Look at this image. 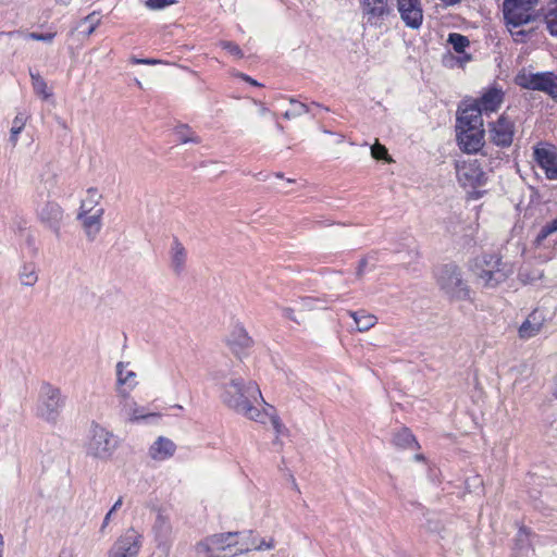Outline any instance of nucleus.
Returning a JSON list of instances; mask_svg holds the SVG:
<instances>
[{"instance_id": "nucleus-38", "label": "nucleus", "mask_w": 557, "mask_h": 557, "mask_svg": "<svg viewBox=\"0 0 557 557\" xmlns=\"http://www.w3.org/2000/svg\"><path fill=\"white\" fill-rule=\"evenodd\" d=\"M414 442V436L407 429L401 430L394 436L395 445L400 447H410Z\"/></svg>"}, {"instance_id": "nucleus-37", "label": "nucleus", "mask_w": 557, "mask_h": 557, "mask_svg": "<svg viewBox=\"0 0 557 557\" xmlns=\"http://www.w3.org/2000/svg\"><path fill=\"white\" fill-rule=\"evenodd\" d=\"M125 410L131 421L147 419L150 416H154L153 413H146L144 408H138L135 403H133L132 405L126 403Z\"/></svg>"}, {"instance_id": "nucleus-31", "label": "nucleus", "mask_w": 557, "mask_h": 557, "mask_svg": "<svg viewBox=\"0 0 557 557\" xmlns=\"http://www.w3.org/2000/svg\"><path fill=\"white\" fill-rule=\"evenodd\" d=\"M28 120V116L24 113H17L13 120L12 127L10 129V143L13 146H16L18 140V135L25 127V124Z\"/></svg>"}, {"instance_id": "nucleus-60", "label": "nucleus", "mask_w": 557, "mask_h": 557, "mask_svg": "<svg viewBox=\"0 0 557 557\" xmlns=\"http://www.w3.org/2000/svg\"><path fill=\"white\" fill-rule=\"evenodd\" d=\"M312 106H314V107H317V108H321V109H323V110H325V111H329V108L323 107V106H321L320 103L312 102Z\"/></svg>"}, {"instance_id": "nucleus-57", "label": "nucleus", "mask_w": 557, "mask_h": 557, "mask_svg": "<svg viewBox=\"0 0 557 557\" xmlns=\"http://www.w3.org/2000/svg\"><path fill=\"white\" fill-rule=\"evenodd\" d=\"M366 263H367V261H366L364 259L360 261L359 270H358V275H360V274H361L362 269H363V267L366 265Z\"/></svg>"}, {"instance_id": "nucleus-39", "label": "nucleus", "mask_w": 557, "mask_h": 557, "mask_svg": "<svg viewBox=\"0 0 557 557\" xmlns=\"http://www.w3.org/2000/svg\"><path fill=\"white\" fill-rule=\"evenodd\" d=\"M506 24H507L508 30L510 32L515 41H517V42L525 41L530 32H527V30L520 28L523 24L513 25L512 23H509L508 21H506Z\"/></svg>"}, {"instance_id": "nucleus-52", "label": "nucleus", "mask_w": 557, "mask_h": 557, "mask_svg": "<svg viewBox=\"0 0 557 557\" xmlns=\"http://www.w3.org/2000/svg\"><path fill=\"white\" fill-rule=\"evenodd\" d=\"M122 504H123V498L119 497V499L114 503V505L110 509L111 512H115L116 510H119L121 508Z\"/></svg>"}, {"instance_id": "nucleus-35", "label": "nucleus", "mask_w": 557, "mask_h": 557, "mask_svg": "<svg viewBox=\"0 0 557 557\" xmlns=\"http://www.w3.org/2000/svg\"><path fill=\"white\" fill-rule=\"evenodd\" d=\"M448 42L453 46L457 53L465 52V49L470 45V41L466 36L457 33L449 34Z\"/></svg>"}, {"instance_id": "nucleus-48", "label": "nucleus", "mask_w": 557, "mask_h": 557, "mask_svg": "<svg viewBox=\"0 0 557 557\" xmlns=\"http://www.w3.org/2000/svg\"><path fill=\"white\" fill-rule=\"evenodd\" d=\"M408 258H405L399 252L398 261H400L403 264H410L414 259L418 258V251L416 249H412L406 253Z\"/></svg>"}, {"instance_id": "nucleus-41", "label": "nucleus", "mask_w": 557, "mask_h": 557, "mask_svg": "<svg viewBox=\"0 0 557 557\" xmlns=\"http://www.w3.org/2000/svg\"><path fill=\"white\" fill-rule=\"evenodd\" d=\"M176 3V0H146L145 4L149 10H162Z\"/></svg>"}, {"instance_id": "nucleus-50", "label": "nucleus", "mask_w": 557, "mask_h": 557, "mask_svg": "<svg viewBox=\"0 0 557 557\" xmlns=\"http://www.w3.org/2000/svg\"><path fill=\"white\" fill-rule=\"evenodd\" d=\"M294 310L292 308H284L283 315L298 323V320L294 317Z\"/></svg>"}, {"instance_id": "nucleus-4", "label": "nucleus", "mask_w": 557, "mask_h": 557, "mask_svg": "<svg viewBox=\"0 0 557 557\" xmlns=\"http://www.w3.org/2000/svg\"><path fill=\"white\" fill-rule=\"evenodd\" d=\"M89 434L86 454L96 459L109 460L119 445L114 434L99 424H92Z\"/></svg>"}, {"instance_id": "nucleus-3", "label": "nucleus", "mask_w": 557, "mask_h": 557, "mask_svg": "<svg viewBox=\"0 0 557 557\" xmlns=\"http://www.w3.org/2000/svg\"><path fill=\"white\" fill-rule=\"evenodd\" d=\"M64 407V399L59 387L44 382L40 385L35 407V416L50 424H55Z\"/></svg>"}, {"instance_id": "nucleus-29", "label": "nucleus", "mask_w": 557, "mask_h": 557, "mask_svg": "<svg viewBox=\"0 0 557 557\" xmlns=\"http://www.w3.org/2000/svg\"><path fill=\"white\" fill-rule=\"evenodd\" d=\"M544 17L550 35L557 36V0H552L547 4Z\"/></svg>"}, {"instance_id": "nucleus-61", "label": "nucleus", "mask_w": 557, "mask_h": 557, "mask_svg": "<svg viewBox=\"0 0 557 557\" xmlns=\"http://www.w3.org/2000/svg\"><path fill=\"white\" fill-rule=\"evenodd\" d=\"M59 4L66 5L70 0H55Z\"/></svg>"}, {"instance_id": "nucleus-44", "label": "nucleus", "mask_w": 557, "mask_h": 557, "mask_svg": "<svg viewBox=\"0 0 557 557\" xmlns=\"http://www.w3.org/2000/svg\"><path fill=\"white\" fill-rule=\"evenodd\" d=\"M542 276H543V272L539 271V270L533 271L532 274H529L525 270H522L519 273L520 281L525 283V284L527 283H532L534 281H537V280L542 278Z\"/></svg>"}, {"instance_id": "nucleus-34", "label": "nucleus", "mask_w": 557, "mask_h": 557, "mask_svg": "<svg viewBox=\"0 0 557 557\" xmlns=\"http://www.w3.org/2000/svg\"><path fill=\"white\" fill-rule=\"evenodd\" d=\"M557 232V218L545 224L534 239V245L540 247L542 243L552 234Z\"/></svg>"}, {"instance_id": "nucleus-21", "label": "nucleus", "mask_w": 557, "mask_h": 557, "mask_svg": "<svg viewBox=\"0 0 557 557\" xmlns=\"http://www.w3.org/2000/svg\"><path fill=\"white\" fill-rule=\"evenodd\" d=\"M227 343L231 349L239 355L253 345V339L242 324H236L228 336Z\"/></svg>"}, {"instance_id": "nucleus-49", "label": "nucleus", "mask_w": 557, "mask_h": 557, "mask_svg": "<svg viewBox=\"0 0 557 557\" xmlns=\"http://www.w3.org/2000/svg\"><path fill=\"white\" fill-rule=\"evenodd\" d=\"M112 515H113V512H111V510H109L108 513L104 516L103 522L100 528V532H104L106 528L108 527V524L111 521Z\"/></svg>"}, {"instance_id": "nucleus-16", "label": "nucleus", "mask_w": 557, "mask_h": 557, "mask_svg": "<svg viewBox=\"0 0 557 557\" xmlns=\"http://www.w3.org/2000/svg\"><path fill=\"white\" fill-rule=\"evenodd\" d=\"M490 139L497 146L508 147L513 138V123L506 116L499 119L490 125Z\"/></svg>"}, {"instance_id": "nucleus-5", "label": "nucleus", "mask_w": 557, "mask_h": 557, "mask_svg": "<svg viewBox=\"0 0 557 557\" xmlns=\"http://www.w3.org/2000/svg\"><path fill=\"white\" fill-rule=\"evenodd\" d=\"M436 277L441 289L451 299L460 300L469 297L470 290L456 265L445 264L441 267Z\"/></svg>"}, {"instance_id": "nucleus-51", "label": "nucleus", "mask_w": 557, "mask_h": 557, "mask_svg": "<svg viewBox=\"0 0 557 557\" xmlns=\"http://www.w3.org/2000/svg\"><path fill=\"white\" fill-rule=\"evenodd\" d=\"M244 81L248 82L249 84L253 85V86H260V84L255 81L253 78H251L250 76L246 75V74H240L239 75Z\"/></svg>"}, {"instance_id": "nucleus-20", "label": "nucleus", "mask_w": 557, "mask_h": 557, "mask_svg": "<svg viewBox=\"0 0 557 557\" xmlns=\"http://www.w3.org/2000/svg\"><path fill=\"white\" fill-rule=\"evenodd\" d=\"M482 112L473 102L461 109L457 116V128L483 127Z\"/></svg>"}, {"instance_id": "nucleus-14", "label": "nucleus", "mask_w": 557, "mask_h": 557, "mask_svg": "<svg viewBox=\"0 0 557 557\" xmlns=\"http://www.w3.org/2000/svg\"><path fill=\"white\" fill-rule=\"evenodd\" d=\"M367 23L380 26L383 18L392 13L391 0H360Z\"/></svg>"}, {"instance_id": "nucleus-10", "label": "nucleus", "mask_w": 557, "mask_h": 557, "mask_svg": "<svg viewBox=\"0 0 557 557\" xmlns=\"http://www.w3.org/2000/svg\"><path fill=\"white\" fill-rule=\"evenodd\" d=\"M458 182L463 187L475 188L486 182V174L476 160L459 161L456 164Z\"/></svg>"}, {"instance_id": "nucleus-27", "label": "nucleus", "mask_w": 557, "mask_h": 557, "mask_svg": "<svg viewBox=\"0 0 557 557\" xmlns=\"http://www.w3.org/2000/svg\"><path fill=\"white\" fill-rule=\"evenodd\" d=\"M349 315L354 319L359 332L369 331L377 322V318L374 314L368 313L364 310L350 311Z\"/></svg>"}, {"instance_id": "nucleus-13", "label": "nucleus", "mask_w": 557, "mask_h": 557, "mask_svg": "<svg viewBox=\"0 0 557 557\" xmlns=\"http://www.w3.org/2000/svg\"><path fill=\"white\" fill-rule=\"evenodd\" d=\"M79 207L77 220L81 221L82 227L88 240L96 239L102 227V216L104 213L103 208H97L95 211H86V206Z\"/></svg>"}, {"instance_id": "nucleus-54", "label": "nucleus", "mask_w": 557, "mask_h": 557, "mask_svg": "<svg viewBox=\"0 0 557 557\" xmlns=\"http://www.w3.org/2000/svg\"><path fill=\"white\" fill-rule=\"evenodd\" d=\"M160 61L156 59H144L143 64H157Z\"/></svg>"}, {"instance_id": "nucleus-15", "label": "nucleus", "mask_w": 557, "mask_h": 557, "mask_svg": "<svg viewBox=\"0 0 557 557\" xmlns=\"http://www.w3.org/2000/svg\"><path fill=\"white\" fill-rule=\"evenodd\" d=\"M457 140L461 150L475 153L483 147L484 129L483 127L457 128Z\"/></svg>"}, {"instance_id": "nucleus-11", "label": "nucleus", "mask_w": 557, "mask_h": 557, "mask_svg": "<svg viewBox=\"0 0 557 557\" xmlns=\"http://www.w3.org/2000/svg\"><path fill=\"white\" fill-rule=\"evenodd\" d=\"M537 0H505V20L513 25L527 24L531 20L530 10Z\"/></svg>"}, {"instance_id": "nucleus-2", "label": "nucleus", "mask_w": 557, "mask_h": 557, "mask_svg": "<svg viewBox=\"0 0 557 557\" xmlns=\"http://www.w3.org/2000/svg\"><path fill=\"white\" fill-rule=\"evenodd\" d=\"M470 269L476 283L486 288H495L513 273L511 264L504 262L496 255L488 253L474 258Z\"/></svg>"}, {"instance_id": "nucleus-19", "label": "nucleus", "mask_w": 557, "mask_h": 557, "mask_svg": "<svg viewBox=\"0 0 557 557\" xmlns=\"http://www.w3.org/2000/svg\"><path fill=\"white\" fill-rule=\"evenodd\" d=\"M534 159L548 180H557V154L546 148H536Z\"/></svg>"}, {"instance_id": "nucleus-17", "label": "nucleus", "mask_w": 557, "mask_h": 557, "mask_svg": "<svg viewBox=\"0 0 557 557\" xmlns=\"http://www.w3.org/2000/svg\"><path fill=\"white\" fill-rule=\"evenodd\" d=\"M397 7L401 20L408 27L419 28L423 21V12L420 0H397Z\"/></svg>"}, {"instance_id": "nucleus-55", "label": "nucleus", "mask_w": 557, "mask_h": 557, "mask_svg": "<svg viewBox=\"0 0 557 557\" xmlns=\"http://www.w3.org/2000/svg\"><path fill=\"white\" fill-rule=\"evenodd\" d=\"M553 395L557 398V375L554 379Z\"/></svg>"}, {"instance_id": "nucleus-40", "label": "nucleus", "mask_w": 557, "mask_h": 557, "mask_svg": "<svg viewBox=\"0 0 557 557\" xmlns=\"http://www.w3.org/2000/svg\"><path fill=\"white\" fill-rule=\"evenodd\" d=\"M100 198L101 196L98 194L97 189L89 188L87 190V198L82 201L81 206L87 203L86 211L92 212L96 210L95 207L99 203Z\"/></svg>"}, {"instance_id": "nucleus-9", "label": "nucleus", "mask_w": 557, "mask_h": 557, "mask_svg": "<svg viewBox=\"0 0 557 557\" xmlns=\"http://www.w3.org/2000/svg\"><path fill=\"white\" fill-rule=\"evenodd\" d=\"M230 534H213L200 541L196 546L198 557H232L230 554Z\"/></svg>"}, {"instance_id": "nucleus-58", "label": "nucleus", "mask_w": 557, "mask_h": 557, "mask_svg": "<svg viewBox=\"0 0 557 557\" xmlns=\"http://www.w3.org/2000/svg\"><path fill=\"white\" fill-rule=\"evenodd\" d=\"M3 546H4L3 537H2V535L0 534V557H2Z\"/></svg>"}, {"instance_id": "nucleus-53", "label": "nucleus", "mask_w": 557, "mask_h": 557, "mask_svg": "<svg viewBox=\"0 0 557 557\" xmlns=\"http://www.w3.org/2000/svg\"><path fill=\"white\" fill-rule=\"evenodd\" d=\"M58 557H73V555L70 550L62 549Z\"/></svg>"}, {"instance_id": "nucleus-56", "label": "nucleus", "mask_w": 557, "mask_h": 557, "mask_svg": "<svg viewBox=\"0 0 557 557\" xmlns=\"http://www.w3.org/2000/svg\"><path fill=\"white\" fill-rule=\"evenodd\" d=\"M259 113L261 115H265L267 113H269V109L264 106H261L260 109H259Z\"/></svg>"}, {"instance_id": "nucleus-47", "label": "nucleus", "mask_w": 557, "mask_h": 557, "mask_svg": "<svg viewBox=\"0 0 557 557\" xmlns=\"http://www.w3.org/2000/svg\"><path fill=\"white\" fill-rule=\"evenodd\" d=\"M268 419L271 420V423H272L273 428L275 429L276 433L280 434L282 432V430L284 429V425L280 421L278 417L276 414L268 411L267 420Z\"/></svg>"}, {"instance_id": "nucleus-28", "label": "nucleus", "mask_w": 557, "mask_h": 557, "mask_svg": "<svg viewBox=\"0 0 557 557\" xmlns=\"http://www.w3.org/2000/svg\"><path fill=\"white\" fill-rule=\"evenodd\" d=\"M21 284L27 287L34 286L38 281V271L35 263H24L18 273Z\"/></svg>"}, {"instance_id": "nucleus-22", "label": "nucleus", "mask_w": 557, "mask_h": 557, "mask_svg": "<svg viewBox=\"0 0 557 557\" xmlns=\"http://www.w3.org/2000/svg\"><path fill=\"white\" fill-rule=\"evenodd\" d=\"M503 91L497 88H490L482 97L474 101L482 113H491L498 110L503 102Z\"/></svg>"}, {"instance_id": "nucleus-24", "label": "nucleus", "mask_w": 557, "mask_h": 557, "mask_svg": "<svg viewBox=\"0 0 557 557\" xmlns=\"http://www.w3.org/2000/svg\"><path fill=\"white\" fill-rule=\"evenodd\" d=\"M186 260L187 251L185 247L177 238H174L170 250V261L171 269L176 275H181L184 272Z\"/></svg>"}, {"instance_id": "nucleus-43", "label": "nucleus", "mask_w": 557, "mask_h": 557, "mask_svg": "<svg viewBox=\"0 0 557 557\" xmlns=\"http://www.w3.org/2000/svg\"><path fill=\"white\" fill-rule=\"evenodd\" d=\"M371 154L376 160H387L388 157L387 149L379 143L371 147Z\"/></svg>"}, {"instance_id": "nucleus-18", "label": "nucleus", "mask_w": 557, "mask_h": 557, "mask_svg": "<svg viewBox=\"0 0 557 557\" xmlns=\"http://www.w3.org/2000/svg\"><path fill=\"white\" fill-rule=\"evenodd\" d=\"M545 315L542 311L533 310L518 330L519 337L521 339H530L536 336L545 324Z\"/></svg>"}, {"instance_id": "nucleus-32", "label": "nucleus", "mask_w": 557, "mask_h": 557, "mask_svg": "<svg viewBox=\"0 0 557 557\" xmlns=\"http://www.w3.org/2000/svg\"><path fill=\"white\" fill-rule=\"evenodd\" d=\"M289 103L292 108L283 114V117L286 120L296 119L309 112V106L299 102L294 98L289 99Z\"/></svg>"}, {"instance_id": "nucleus-45", "label": "nucleus", "mask_w": 557, "mask_h": 557, "mask_svg": "<svg viewBox=\"0 0 557 557\" xmlns=\"http://www.w3.org/2000/svg\"><path fill=\"white\" fill-rule=\"evenodd\" d=\"M83 23L84 24H89V27L87 29V35L89 36V35H91L95 32L96 26L99 23V18H97L96 13H91V14L87 15L83 20Z\"/></svg>"}, {"instance_id": "nucleus-63", "label": "nucleus", "mask_w": 557, "mask_h": 557, "mask_svg": "<svg viewBox=\"0 0 557 557\" xmlns=\"http://www.w3.org/2000/svg\"><path fill=\"white\" fill-rule=\"evenodd\" d=\"M276 176L280 177V178L283 177V175L281 173H277Z\"/></svg>"}, {"instance_id": "nucleus-46", "label": "nucleus", "mask_w": 557, "mask_h": 557, "mask_svg": "<svg viewBox=\"0 0 557 557\" xmlns=\"http://www.w3.org/2000/svg\"><path fill=\"white\" fill-rule=\"evenodd\" d=\"M54 35L55 34H53V33H46V34L29 33L27 36L34 40L51 42L54 38Z\"/></svg>"}, {"instance_id": "nucleus-36", "label": "nucleus", "mask_w": 557, "mask_h": 557, "mask_svg": "<svg viewBox=\"0 0 557 557\" xmlns=\"http://www.w3.org/2000/svg\"><path fill=\"white\" fill-rule=\"evenodd\" d=\"M175 134L177 136V140L182 144L186 143H200V139L190 131L187 125H181L176 127Z\"/></svg>"}, {"instance_id": "nucleus-30", "label": "nucleus", "mask_w": 557, "mask_h": 557, "mask_svg": "<svg viewBox=\"0 0 557 557\" xmlns=\"http://www.w3.org/2000/svg\"><path fill=\"white\" fill-rule=\"evenodd\" d=\"M30 78L34 92L37 96L41 97L44 100H47L52 96L46 81L40 76L39 73L30 72Z\"/></svg>"}, {"instance_id": "nucleus-59", "label": "nucleus", "mask_w": 557, "mask_h": 557, "mask_svg": "<svg viewBox=\"0 0 557 557\" xmlns=\"http://www.w3.org/2000/svg\"><path fill=\"white\" fill-rule=\"evenodd\" d=\"M143 61H144V59H137L135 57L132 58V63H134V64H143Z\"/></svg>"}, {"instance_id": "nucleus-25", "label": "nucleus", "mask_w": 557, "mask_h": 557, "mask_svg": "<svg viewBox=\"0 0 557 557\" xmlns=\"http://www.w3.org/2000/svg\"><path fill=\"white\" fill-rule=\"evenodd\" d=\"M116 376L119 384V393L126 397L128 392L133 389L136 385V373L131 370H126V364L123 362H119L116 364Z\"/></svg>"}, {"instance_id": "nucleus-12", "label": "nucleus", "mask_w": 557, "mask_h": 557, "mask_svg": "<svg viewBox=\"0 0 557 557\" xmlns=\"http://www.w3.org/2000/svg\"><path fill=\"white\" fill-rule=\"evenodd\" d=\"M36 212L40 222L49 227L57 237H59L64 215L63 209L60 205L54 201H47L38 206Z\"/></svg>"}, {"instance_id": "nucleus-33", "label": "nucleus", "mask_w": 557, "mask_h": 557, "mask_svg": "<svg viewBox=\"0 0 557 557\" xmlns=\"http://www.w3.org/2000/svg\"><path fill=\"white\" fill-rule=\"evenodd\" d=\"M530 548V533L525 528H521L517 534V554L520 557H527Z\"/></svg>"}, {"instance_id": "nucleus-23", "label": "nucleus", "mask_w": 557, "mask_h": 557, "mask_svg": "<svg viewBox=\"0 0 557 557\" xmlns=\"http://www.w3.org/2000/svg\"><path fill=\"white\" fill-rule=\"evenodd\" d=\"M176 445L168 437L159 436L149 448V456L153 460L162 461L174 455Z\"/></svg>"}, {"instance_id": "nucleus-6", "label": "nucleus", "mask_w": 557, "mask_h": 557, "mask_svg": "<svg viewBox=\"0 0 557 557\" xmlns=\"http://www.w3.org/2000/svg\"><path fill=\"white\" fill-rule=\"evenodd\" d=\"M232 535L230 541V554L236 556L251 550H268L274 548L273 539H260L252 531L247 532H226Z\"/></svg>"}, {"instance_id": "nucleus-26", "label": "nucleus", "mask_w": 557, "mask_h": 557, "mask_svg": "<svg viewBox=\"0 0 557 557\" xmlns=\"http://www.w3.org/2000/svg\"><path fill=\"white\" fill-rule=\"evenodd\" d=\"M156 540L159 544H168L172 537V525L168 516L159 511L153 524Z\"/></svg>"}, {"instance_id": "nucleus-62", "label": "nucleus", "mask_w": 557, "mask_h": 557, "mask_svg": "<svg viewBox=\"0 0 557 557\" xmlns=\"http://www.w3.org/2000/svg\"><path fill=\"white\" fill-rule=\"evenodd\" d=\"M276 127H277V129H280V131H283V126H282L280 123H277V124H276Z\"/></svg>"}, {"instance_id": "nucleus-1", "label": "nucleus", "mask_w": 557, "mask_h": 557, "mask_svg": "<svg viewBox=\"0 0 557 557\" xmlns=\"http://www.w3.org/2000/svg\"><path fill=\"white\" fill-rule=\"evenodd\" d=\"M222 401L235 412L259 423H265L267 409H259L256 404H263L274 411L273 407L265 403L259 385L253 381L245 383L240 377H234L222 385Z\"/></svg>"}, {"instance_id": "nucleus-42", "label": "nucleus", "mask_w": 557, "mask_h": 557, "mask_svg": "<svg viewBox=\"0 0 557 557\" xmlns=\"http://www.w3.org/2000/svg\"><path fill=\"white\" fill-rule=\"evenodd\" d=\"M222 49L226 50L230 54L240 59L243 58V51L239 48L238 45L232 41H222L221 44Z\"/></svg>"}, {"instance_id": "nucleus-8", "label": "nucleus", "mask_w": 557, "mask_h": 557, "mask_svg": "<svg viewBox=\"0 0 557 557\" xmlns=\"http://www.w3.org/2000/svg\"><path fill=\"white\" fill-rule=\"evenodd\" d=\"M517 84L525 89L540 90L552 98H557V82L552 73L521 74Z\"/></svg>"}, {"instance_id": "nucleus-7", "label": "nucleus", "mask_w": 557, "mask_h": 557, "mask_svg": "<svg viewBox=\"0 0 557 557\" xmlns=\"http://www.w3.org/2000/svg\"><path fill=\"white\" fill-rule=\"evenodd\" d=\"M144 537L134 528L126 529L108 550V557H137L143 546Z\"/></svg>"}]
</instances>
